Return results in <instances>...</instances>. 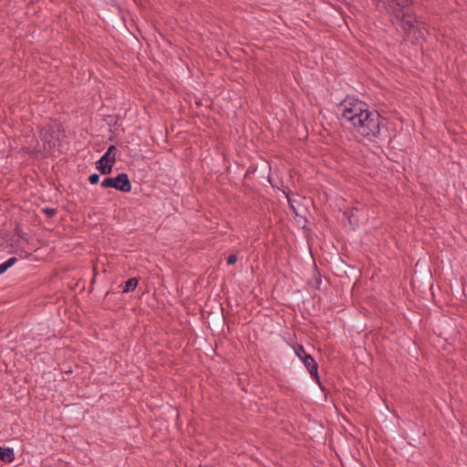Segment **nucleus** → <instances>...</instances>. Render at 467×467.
I'll return each mask as SVG.
<instances>
[{"label": "nucleus", "instance_id": "f257e3e1", "mask_svg": "<svg viewBox=\"0 0 467 467\" xmlns=\"http://www.w3.org/2000/svg\"><path fill=\"white\" fill-rule=\"evenodd\" d=\"M337 114L346 128L353 129L361 136H376L379 132V115L370 111L361 100L345 99L339 105Z\"/></svg>", "mask_w": 467, "mask_h": 467}, {"label": "nucleus", "instance_id": "f03ea898", "mask_svg": "<svg viewBox=\"0 0 467 467\" xmlns=\"http://www.w3.org/2000/svg\"><path fill=\"white\" fill-rule=\"evenodd\" d=\"M382 8L391 14L406 34H410L417 27V21L408 7L410 0H378Z\"/></svg>", "mask_w": 467, "mask_h": 467}, {"label": "nucleus", "instance_id": "7ed1b4c3", "mask_svg": "<svg viewBox=\"0 0 467 467\" xmlns=\"http://www.w3.org/2000/svg\"><path fill=\"white\" fill-rule=\"evenodd\" d=\"M103 188H114L123 192H129L131 190V184L126 173H120L115 178H106L102 181Z\"/></svg>", "mask_w": 467, "mask_h": 467}, {"label": "nucleus", "instance_id": "20e7f679", "mask_svg": "<svg viewBox=\"0 0 467 467\" xmlns=\"http://www.w3.org/2000/svg\"><path fill=\"white\" fill-rule=\"evenodd\" d=\"M302 362L308 369L311 376L317 379V364L315 359L310 355L305 354L304 358H302Z\"/></svg>", "mask_w": 467, "mask_h": 467}, {"label": "nucleus", "instance_id": "39448f33", "mask_svg": "<svg viewBox=\"0 0 467 467\" xmlns=\"http://www.w3.org/2000/svg\"><path fill=\"white\" fill-rule=\"evenodd\" d=\"M113 167V163L109 162V161H102V157L97 161V169L102 173V174H109L111 172Z\"/></svg>", "mask_w": 467, "mask_h": 467}, {"label": "nucleus", "instance_id": "423d86ee", "mask_svg": "<svg viewBox=\"0 0 467 467\" xmlns=\"http://www.w3.org/2000/svg\"><path fill=\"white\" fill-rule=\"evenodd\" d=\"M14 451L10 448H2L0 446V461L4 462H12L14 461Z\"/></svg>", "mask_w": 467, "mask_h": 467}, {"label": "nucleus", "instance_id": "0eeeda50", "mask_svg": "<svg viewBox=\"0 0 467 467\" xmlns=\"http://www.w3.org/2000/svg\"><path fill=\"white\" fill-rule=\"evenodd\" d=\"M117 154V148L111 145L102 156V161H109L111 163H115Z\"/></svg>", "mask_w": 467, "mask_h": 467}, {"label": "nucleus", "instance_id": "6e6552de", "mask_svg": "<svg viewBox=\"0 0 467 467\" xmlns=\"http://www.w3.org/2000/svg\"><path fill=\"white\" fill-rule=\"evenodd\" d=\"M138 285V279L137 278H130L124 286L123 292L128 293L130 291H133Z\"/></svg>", "mask_w": 467, "mask_h": 467}, {"label": "nucleus", "instance_id": "1a4fd4ad", "mask_svg": "<svg viewBox=\"0 0 467 467\" xmlns=\"http://www.w3.org/2000/svg\"><path fill=\"white\" fill-rule=\"evenodd\" d=\"M295 352L296 354V356L302 360V358H304L306 351L304 349V348L302 346H298L296 349H295Z\"/></svg>", "mask_w": 467, "mask_h": 467}, {"label": "nucleus", "instance_id": "9d476101", "mask_svg": "<svg viewBox=\"0 0 467 467\" xmlns=\"http://www.w3.org/2000/svg\"><path fill=\"white\" fill-rule=\"evenodd\" d=\"M88 180L91 184H96L99 182V175L97 173H93L89 176Z\"/></svg>", "mask_w": 467, "mask_h": 467}, {"label": "nucleus", "instance_id": "9b49d317", "mask_svg": "<svg viewBox=\"0 0 467 467\" xmlns=\"http://www.w3.org/2000/svg\"><path fill=\"white\" fill-rule=\"evenodd\" d=\"M16 262V257H11L7 261H5V264L7 266V268H10L11 266L14 265V264Z\"/></svg>", "mask_w": 467, "mask_h": 467}, {"label": "nucleus", "instance_id": "f8f14e48", "mask_svg": "<svg viewBox=\"0 0 467 467\" xmlns=\"http://www.w3.org/2000/svg\"><path fill=\"white\" fill-rule=\"evenodd\" d=\"M237 261V257L235 254H231L228 258H227V263L228 265H234L235 262Z\"/></svg>", "mask_w": 467, "mask_h": 467}, {"label": "nucleus", "instance_id": "ddd939ff", "mask_svg": "<svg viewBox=\"0 0 467 467\" xmlns=\"http://www.w3.org/2000/svg\"><path fill=\"white\" fill-rule=\"evenodd\" d=\"M7 269H8V268H7V266L5 265V263L1 264V265H0V275H1V274H3V273H5Z\"/></svg>", "mask_w": 467, "mask_h": 467}, {"label": "nucleus", "instance_id": "4468645a", "mask_svg": "<svg viewBox=\"0 0 467 467\" xmlns=\"http://www.w3.org/2000/svg\"><path fill=\"white\" fill-rule=\"evenodd\" d=\"M46 213H47V214H49V215H53V214L55 213V211H54V210H52V209H47V210H46Z\"/></svg>", "mask_w": 467, "mask_h": 467}]
</instances>
